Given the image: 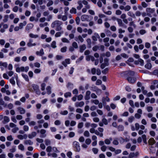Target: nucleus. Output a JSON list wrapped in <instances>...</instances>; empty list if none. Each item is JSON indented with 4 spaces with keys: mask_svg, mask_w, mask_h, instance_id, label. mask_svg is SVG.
I'll list each match as a JSON object with an SVG mask.
<instances>
[{
    "mask_svg": "<svg viewBox=\"0 0 158 158\" xmlns=\"http://www.w3.org/2000/svg\"><path fill=\"white\" fill-rule=\"evenodd\" d=\"M135 72L133 71H128L126 73L127 76V80L130 83L133 84L136 80V78L134 77Z\"/></svg>",
    "mask_w": 158,
    "mask_h": 158,
    "instance_id": "nucleus-1",
    "label": "nucleus"
},
{
    "mask_svg": "<svg viewBox=\"0 0 158 158\" xmlns=\"http://www.w3.org/2000/svg\"><path fill=\"white\" fill-rule=\"evenodd\" d=\"M63 24V23L62 21L56 20L52 23L51 27L52 28H55L56 31H59L62 29V25Z\"/></svg>",
    "mask_w": 158,
    "mask_h": 158,
    "instance_id": "nucleus-2",
    "label": "nucleus"
},
{
    "mask_svg": "<svg viewBox=\"0 0 158 158\" xmlns=\"http://www.w3.org/2000/svg\"><path fill=\"white\" fill-rule=\"evenodd\" d=\"M73 147L74 150L76 152H79L81 150L79 143L77 141H75L73 142Z\"/></svg>",
    "mask_w": 158,
    "mask_h": 158,
    "instance_id": "nucleus-3",
    "label": "nucleus"
},
{
    "mask_svg": "<svg viewBox=\"0 0 158 158\" xmlns=\"http://www.w3.org/2000/svg\"><path fill=\"white\" fill-rule=\"evenodd\" d=\"M155 10L154 9H152L150 8H147L146 9V11L147 13V15L149 17H151V14L155 12Z\"/></svg>",
    "mask_w": 158,
    "mask_h": 158,
    "instance_id": "nucleus-4",
    "label": "nucleus"
},
{
    "mask_svg": "<svg viewBox=\"0 0 158 158\" xmlns=\"http://www.w3.org/2000/svg\"><path fill=\"white\" fill-rule=\"evenodd\" d=\"M108 123L107 120L105 118H103L102 119V122H100L99 123V125L100 127H102L103 126V124L105 125L108 124Z\"/></svg>",
    "mask_w": 158,
    "mask_h": 158,
    "instance_id": "nucleus-5",
    "label": "nucleus"
},
{
    "mask_svg": "<svg viewBox=\"0 0 158 158\" xmlns=\"http://www.w3.org/2000/svg\"><path fill=\"white\" fill-rule=\"evenodd\" d=\"M32 86L35 91L37 94H40V92L39 88V86L37 85H32Z\"/></svg>",
    "mask_w": 158,
    "mask_h": 158,
    "instance_id": "nucleus-6",
    "label": "nucleus"
},
{
    "mask_svg": "<svg viewBox=\"0 0 158 158\" xmlns=\"http://www.w3.org/2000/svg\"><path fill=\"white\" fill-rule=\"evenodd\" d=\"M89 16L88 15H83L81 17V20L82 21H89Z\"/></svg>",
    "mask_w": 158,
    "mask_h": 158,
    "instance_id": "nucleus-7",
    "label": "nucleus"
},
{
    "mask_svg": "<svg viewBox=\"0 0 158 158\" xmlns=\"http://www.w3.org/2000/svg\"><path fill=\"white\" fill-rule=\"evenodd\" d=\"M147 62L148 63L145 65V67L148 69H150L152 67V64L150 63V60H148Z\"/></svg>",
    "mask_w": 158,
    "mask_h": 158,
    "instance_id": "nucleus-8",
    "label": "nucleus"
},
{
    "mask_svg": "<svg viewBox=\"0 0 158 158\" xmlns=\"http://www.w3.org/2000/svg\"><path fill=\"white\" fill-rule=\"evenodd\" d=\"M94 35L92 36V38L94 41H96L97 40V39H100V36L98 33H95Z\"/></svg>",
    "mask_w": 158,
    "mask_h": 158,
    "instance_id": "nucleus-9",
    "label": "nucleus"
},
{
    "mask_svg": "<svg viewBox=\"0 0 158 158\" xmlns=\"http://www.w3.org/2000/svg\"><path fill=\"white\" fill-rule=\"evenodd\" d=\"M40 132L41 134L40 136L41 138H44L46 136V134H45L46 132V130L42 129L40 130Z\"/></svg>",
    "mask_w": 158,
    "mask_h": 158,
    "instance_id": "nucleus-10",
    "label": "nucleus"
},
{
    "mask_svg": "<svg viewBox=\"0 0 158 158\" xmlns=\"http://www.w3.org/2000/svg\"><path fill=\"white\" fill-rule=\"evenodd\" d=\"M24 143L25 145H31L33 144V142L30 139L26 140L24 141Z\"/></svg>",
    "mask_w": 158,
    "mask_h": 158,
    "instance_id": "nucleus-11",
    "label": "nucleus"
},
{
    "mask_svg": "<svg viewBox=\"0 0 158 158\" xmlns=\"http://www.w3.org/2000/svg\"><path fill=\"white\" fill-rule=\"evenodd\" d=\"M148 143L149 145L152 146L156 142L153 138H152L149 139Z\"/></svg>",
    "mask_w": 158,
    "mask_h": 158,
    "instance_id": "nucleus-12",
    "label": "nucleus"
},
{
    "mask_svg": "<svg viewBox=\"0 0 158 158\" xmlns=\"http://www.w3.org/2000/svg\"><path fill=\"white\" fill-rule=\"evenodd\" d=\"M34 25L32 23H29L27 24L25 27V30L28 31L31 29L33 27Z\"/></svg>",
    "mask_w": 158,
    "mask_h": 158,
    "instance_id": "nucleus-13",
    "label": "nucleus"
},
{
    "mask_svg": "<svg viewBox=\"0 0 158 158\" xmlns=\"http://www.w3.org/2000/svg\"><path fill=\"white\" fill-rule=\"evenodd\" d=\"M91 94L90 91H87L86 92L85 95V100H88L90 98V95Z\"/></svg>",
    "mask_w": 158,
    "mask_h": 158,
    "instance_id": "nucleus-14",
    "label": "nucleus"
},
{
    "mask_svg": "<svg viewBox=\"0 0 158 158\" xmlns=\"http://www.w3.org/2000/svg\"><path fill=\"white\" fill-rule=\"evenodd\" d=\"M84 105V102L81 101L80 102H77L75 104V106L76 107H81Z\"/></svg>",
    "mask_w": 158,
    "mask_h": 158,
    "instance_id": "nucleus-15",
    "label": "nucleus"
},
{
    "mask_svg": "<svg viewBox=\"0 0 158 158\" xmlns=\"http://www.w3.org/2000/svg\"><path fill=\"white\" fill-rule=\"evenodd\" d=\"M17 109L19 111L21 114H23L25 113V110L21 107H18Z\"/></svg>",
    "mask_w": 158,
    "mask_h": 158,
    "instance_id": "nucleus-16",
    "label": "nucleus"
},
{
    "mask_svg": "<svg viewBox=\"0 0 158 158\" xmlns=\"http://www.w3.org/2000/svg\"><path fill=\"white\" fill-rule=\"evenodd\" d=\"M37 135V134L35 132H32L31 134H29L28 135V137L29 139H31L33 137H35Z\"/></svg>",
    "mask_w": 158,
    "mask_h": 158,
    "instance_id": "nucleus-17",
    "label": "nucleus"
},
{
    "mask_svg": "<svg viewBox=\"0 0 158 158\" xmlns=\"http://www.w3.org/2000/svg\"><path fill=\"white\" fill-rule=\"evenodd\" d=\"M80 52L82 53L86 49V45L85 44H83L80 46Z\"/></svg>",
    "mask_w": 158,
    "mask_h": 158,
    "instance_id": "nucleus-18",
    "label": "nucleus"
},
{
    "mask_svg": "<svg viewBox=\"0 0 158 158\" xmlns=\"http://www.w3.org/2000/svg\"><path fill=\"white\" fill-rule=\"evenodd\" d=\"M24 70V67L22 66L20 67H17L16 69V71L17 72H23Z\"/></svg>",
    "mask_w": 158,
    "mask_h": 158,
    "instance_id": "nucleus-19",
    "label": "nucleus"
},
{
    "mask_svg": "<svg viewBox=\"0 0 158 158\" xmlns=\"http://www.w3.org/2000/svg\"><path fill=\"white\" fill-rule=\"evenodd\" d=\"M86 42L87 44V47L89 48H90L91 47V40L90 38H88L86 40Z\"/></svg>",
    "mask_w": 158,
    "mask_h": 158,
    "instance_id": "nucleus-20",
    "label": "nucleus"
},
{
    "mask_svg": "<svg viewBox=\"0 0 158 158\" xmlns=\"http://www.w3.org/2000/svg\"><path fill=\"white\" fill-rule=\"evenodd\" d=\"M36 54L37 55H40V56H42L44 54L43 49H41L40 52L37 51L36 52Z\"/></svg>",
    "mask_w": 158,
    "mask_h": 158,
    "instance_id": "nucleus-21",
    "label": "nucleus"
},
{
    "mask_svg": "<svg viewBox=\"0 0 158 158\" xmlns=\"http://www.w3.org/2000/svg\"><path fill=\"white\" fill-rule=\"evenodd\" d=\"M78 6H77V8L78 10H80L83 7V5L81 1H79L77 2Z\"/></svg>",
    "mask_w": 158,
    "mask_h": 158,
    "instance_id": "nucleus-22",
    "label": "nucleus"
},
{
    "mask_svg": "<svg viewBox=\"0 0 158 158\" xmlns=\"http://www.w3.org/2000/svg\"><path fill=\"white\" fill-rule=\"evenodd\" d=\"M10 121V119L7 116H5L4 117V120L3 121V124H5Z\"/></svg>",
    "mask_w": 158,
    "mask_h": 158,
    "instance_id": "nucleus-23",
    "label": "nucleus"
},
{
    "mask_svg": "<svg viewBox=\"0 0 158 158\" xmlns=\"http://www.w3.org/2000/svg\"><path fill=\"white\" fill-rule=\"evenodd\" d=\"M109 102L110 101V99L108 96H106V98L103 97L102 99V102L103 104L106 103V101Z\"/></svg>",
    "mask_w": 158,
    "mask_h": 158,
    "instance_id": "nucleus-24",
    "label": "nucleus"
},
{
    "mask_svg": "<svg viewBox=\"0 0 158 158\" xmlns=\"http://www.w3.org/2000/svg\"><path fill=\"white\" fill-rule=\"evenodd\" d=\"M27 24V22L26 21H24L23 23H20L19 24V27L20 29L23 28V27L26 25Z\"/></svg>",
    "mask_w": 158,
    "mask_h": 158,
    "instance_id": "nucleus-25",
    "label": "nucleus"
},
{
    "mask_svg": "<svg viewBox=\"0 0 158 158\" xmlns=\"http://www.w3.org/2000/svg\"><path fill=\"white\" fill-rule=\"evenodd\" d=\"M117 21L118 23V25L120 27L122 26H123V23L122 20L119 19H117Z\"/></svg>",
    "mask_w": 158,
    "mask_h": 158,
    "instance_id": "nucleus-26",
    "label": "nucleus"
},
{
    "mask_svg": "<svg viewBox=\"0 0 158 158\" xmlns=\"http://www.w3.org/2000/svg\"><path fill=\"white\" fill-rule=\"evenodd\" d=\"M15 4L16 5H19L20 7H21L23 5V3L19 0H17L15 1Z\"/></svg>",
    "mask_w": 158,
    "mask_h": 158,
    "instance_id": "nucleus-27",
    "label": "nucleus"
},
{
    "mask_svg": "<svg viewBox=\"0 0 158 158\" xmlns=\"http://www.w3.org/2000/svg\"><path fill=\"white\" fill-rule=\"evenodd\" d=\"M73 84L70 82L68 83L67 85V88L68 89H72L73 88Z\"/></svg>",
    "mask_w": 158,
    "mask_h": 158,
    "instance_id": "nucleus-28",
    "label": "nucleus"
},
{
    "mask_svg": "<svg viewBox=\"0 0 158 158\" xmlns=\"http://www.w3.org/2000/svg\"><path fill=\"white\" fill-rule=\"evenodd\" d=\"M0 105H2L4 107H6L7 106L6 104L5 103L2 98H0Z\"/></svg>",
    "mask_w": 158,
    "mask_h": 158,
    "instance_id": "nucleus-29",
    "label": "nucleus"
},
{
    "mask_svg": "<svg viewBox=\"0 0 158 158\" xmlns=\"http://www.w3.org/2000/svg\"><path fill=\"white\" fill-rule=\"evenodd\" d=\"M70 12L71 14H76L77 13L76 9L75 8L72 7L70 10Z\"/></svg>",
    "mask_w": 158,
    "mask_h": 158,
    "instance_id": "nucleus-30",
    "label": "nucleus"
},
{
    "mask_svg": "<svg viewBox=\"0 0 158 158\" xmlns=\"http://www.w3.org/2000/svg\"><path fill=\"white\" fill-rule=\"evenodd\" d=\"M46 90L47 91V94H50L51 93V87L50 86H48L46 88Z\"/></svg>",
    "mask_w": 158,
    "mask_h": 158,
    "instance_id": "nucleus-31",
    "label": "nucleus"
},
{
    "mask_svg": "<svg viewBox=\"0 0 158 158\" xmlns=\"http://www.w3.org/2000/svg\"><path fill=\"white\" fill-rule=\"evenodd\" d=\"M29 36L31 38H36L38 37V35H34L32 33H30L29 35Z\"/></svg>",
    "mask_w": 158,
    "mask_h": 158,
    "instance_id": "nucleus-32",
    "label": "nucleus"
},
{
    "mask_svg": "<svg viewBox=\"0 0 158 158\" xmlns=\"http://www.w3.org/2000/svg\"><path fill=\"white\" fill-rule=\"evenodd\" d=\"M118 129L119 131H123L124 127L123 126L119 125L118 127Z\"/></svg>",
    "mask_w": 158,
    "mask_h": 158,
    "instance_id": "nucleus-33",
    "label": "nucleus"
},
{
    "mask_svg": "<svg viewBox=\"0 0 158 158\" xmlns=\"http://www.w3.org/2000/svg\"><path fill=\"white\" fill-rule=\"evenodd\" d=\"M67 47L66 46H64L62 48L60 49V51L62 52H65L67 51Z\"/></svg>",
    "mask_w": 158,
    "mask_h": 158,
    "instance_id": "nucleus-34",
    "label": "nucleus"
},
{
    "mask_svg": "<svg viewBox=\"0 0 158 158\" xmlns=\"http://www.w3.org/2000/svg\"><path fill=\"white\" fill-rule=\"evenodd\" d=\"M72 46L76 49L77 48H78L77 44L75 42H74L72 43Z\"/></svg>",
    "mask_w": 158,
    "mask_h": 158,
    "instance_id": "nucleus-35",
    "label": "nucleus"
},
{
    "mask_svg": "<svg viewBox=\"0 0 158 158\" xmlns=\"http://www.w3.org/2000/svg\"><path fill=\"white\" fill-rule=\"evenodd\" d=\"M84 135L86 137H89L90 134L88 131H86L84 133Z\"/></svg>",
    "mask_w": 158,
    "mask_h": 158,
    "instance_id": "nucleus-36",
    "label": "nucleus"
},
{
    "mask_svg": "<svg viewBox=\"0 0 158 158\" xmlns=\"http://www.w3.org/2000/svg\"><path fill=\"white\" fill-rule=\"evenodd\" d=\"M91 102L92 103H94L96 105H98L99 104V101L98 100H92L91 101Z\"/></svg>",
    "mask_w": 158,
    "mask_h": 158,
    "instance_id": "nucleus-37",
    "label": "nucleus"
},
{
    "mask_svg": "<svg viewBox=\"0 0 158 158\" xmlns=\"http://www.w3.org/2000/svg\"><path fill=\"white\" fill-rule=\"evenodd\" d=\"M61 41L63 42L66 43H69L70 42L67 39L65 38H63L61 39Z\"/></svg>",
    "mask_w": 158,
    "mask_h": 158,
    "instance_id": "nucleus-38",
    "label": "nucleus"
},
{
    "mask_svg": "<svg viewBox=\"0 0 158 158\" xmlns=\"http://www.w3.org/2000/svg\"><path fill=\"white\" fill-rule=\"evenodd\" d=\"M18 148L22 150V151H23L24 150V146H23V145L22 144H20L19 146H18Z\"/></svg>",
    "mask_w": 158,
    "mask_h": 158,
    "instance_id": "nucleus-39",
    "label": "nucleus"
},
{
    "mask_svg": "<svg viewBox=\"0 0 158 158\" xmlns=\"http://www.w3.org/2000/svg\"><path fill=\"white\" fill-rule=\"evenodd\" d=\"M105 33L107 36H110L111 34V32L108 30H106L105 31Z\"/></svg>",
    "mask_w": 158,
    "mask_h": 158,
    "instance_id": "nucleus-40",
    "label": "nucleus"
},
{
    "mask_svg": "<svg viewBox=\"0 0 158 158\" xmlns=\"http://www.w3.org/2000/svg\"><path fill=\"white\" fill-rule=\"evenodd\" d=\"M44 142L45 143V145L47 146L51 144L50 141L48 139H45L44 140Z\"/></svg>",
    "mask_w": 158,
    "mask_h": 158,
    "instance_id": "nucleus-41",
    "label": "nucleus"
},
{
    "mask_svg": "<svg viewBox=\"0 0 158 158\" xmlns=\"http://www.w3.org/2000/svg\"><path fill=\"white\" fill-rule=\"evenodd\" d=\"M95 134L98 135H99L100 137H102L103 136L102 133H100L98 131L96 130Z\"/></svg>",
    "mask_w": 158,
    "mask_h": 158,
    "instance_id": "nucleus-42",
    "label": "nucleus"
},
{
    "mask_svg": "<svg viewBox=\"0 0 158 158\" xmlns=\"http://www.w3.org/2000/svg\"><path fill=\"white\" fill-rule=\"evenodd\" d=\"M10 82L13 85H15V81L14 80V77H12L11 78L10 80Z\"/></svg>",
    "mask_w": 158,
    "mask_h": 158,
    "instance_id": "nucleus-43",
    "label": "nucleus"
},
{
    "mask_svg": "<svg viewBox=\"0 0 158 158\" xmlns=\"http://www.w3.org/2000/svg\"><path fill=\"white\" fill-rule=\"evenodd\" d=\"M22 76L25 79L26 81H28L29 80L28 77L27 75L26 74H24L23 73L22 74Z\"/></svg>",
    "mask_w": 158,
    "mask_h": 158,
    "instance_id": "nucleus-44",
    "label": "nucleus"
},
{
    "mask_svg": "<svg viewBox=\"0 0 158 158\" xmlns=\"http://www.w3.org/2000/svg\"><path fill=\"white\" fill-rule=\"evenodd\" d=\"M109 59L107 58H105L104 59V63H103L105 64L106 65L108 66L109 65Z\"/></svg>",
    "mask_w": 158,
    "mask_h": 158,
    "instance_id": "nucleus-45",
    "label": "nucleus"
},
{
    "mask_svg": "<svg viewBox=\"0 0 158 158\" xmlns=\"http://www.w3.org/2000/svg\"><path fill=\"white\" fill-rule=\"evenodd\" d=\"M139 62L141 66H143L144 65V61L141 59H139Z\"/></svg>",
    "mask_w": 158,
    "mask_h": 158,
    "instance_id": "nucleus-46",
    "label": "nucleus"
},
{
    "mask_svg": "<svg viewBox=\"0 0 158 158\" xmlns=\"http://www.w3.org/2000/svg\"><path fill=\"white\" fill-rule=\"evenodd\" d=\"M152 74L158 77V69H156L154 70L152 72Z\"/></svg>",
    "mask_w": 158,
    "mask_h": 158,
    "instance_id": "nucleus-47",
    "label": "nucleus"
},
{
    "mask_svg": "<svg viewBox=\"0 0 158 158\" xmlns=\"http://www.w3.org/2000/svg\"><path fill=\"white\" fill-rule=\"evenodd\" d=\"M52 148L51 146H48L46 149V151L47 152H50L52 151Z\"/></svg>",
    "mask_w": 158,
    "mask_h": 158,
    "instance_id": "nucleus-48",
    "label": "nucleus"
},
{
    "mask_svg": "<svg viewBox=\"0 0 158 158\" xmlns=\"http://www.w3.org/2000/svg\"><path fill=\"white\" fill-rule=\"evenodd\" d=\"M51 46L53 48H55L56 46V42L53 41L52 42L51 44Z\"/></svg>",
    "mask_w": 158,
    "mask_h": 158,
    "instance_id": "nucleus-49",
    "label": "nucleus"
},
{
    "mask_svg": "<svg viewBox=\"0 0 158 158\" xmlns=\"http://www.w3.org/2000/svg\"><path fill=\"white\" fill-rule=\"evenodd\" d=\"M71 93L69 92H68L64 94V96L66 98H67L68 97H71Z\"/></svg>",
    "mask_w": 158,
    "mask_h": 158,
    "instance_id": "nucleus-50",
    "label": "nucleus"
},
{
    "mask_svg": "<svg viewBox=\"0 0 158 158\" xmlns=\"http://www.w3.org/2000/svg\"><path fill=\"white\" fill-rule=\"evenodd\" d=\"M91 140L89 138H87L85 140V143L87 145L91 143Z\"/></svg>",
    "mask_w": 158,
    "mask_h": 158,
    "instance_id": "nucleus-51",
    "label": "nucleus"
},
{
    "mask_svg": "<svg viewBox=\"0 0 158 158\" xmlns=\"http://www.w3.org/2000/svg\"><path fill=\"white\" fill-rule=\"evenodd\" d=\"M92 150L95 154H97L98 151V149L96 148H93L92 149Z\"/></svg>",
    "mask_w": 158,
    "mask_h": 158,
    "instance_id": "nucleus-52",
    "label": "nucleus"
},
{
    "mask_svg": "<svg viewBox=\"0 0 158 158\" xmlns=\"http://www.w3.org/2000/svg\"><path fill=\"white\" fill-rule=\"evenodd\" d=\"M109 69L108 68H106L104 70L102 71V73L104 74H106L108 72Z\"/></svg>",
    "mask_w": 158,
    "mask_h": 158,
    "instance_id": "nucleus-53",
    "label": "nucleus"
},
{
    "mask_svg": "<svg viewBox=\"0 0 158 158\" xmlns=\"http://www.w3.org/2000/svg\"><path fill=\"white\" fill-rule=\"evenodd\" d=\"M99 47L97 45L94 46L92 48V50L94 51H96L99 49Z\"/></svg>",
    "mask_w": 158,
    "mask_h": 158,
    "instance_id": "nucleus-54",
    "label": "nucleus"
},
{
    "mask_svg": "<svg viewBox=\"0 0 158 158\" xmlns=\"http://www.w3.org/2000/svg\"><path fill=\"white\" fill-rule=\"evenodd\" d=\"M53 3V2L52 0H50L47 4V6L49 7L50 6L52 5Z\"/></svg>",
    "mask_w": 158,
    "mask_h": 158,
    "instance_id": "nucleus-55",
    "label": "nucleus"
},
{
    "mask_svg": "<svg viewBox=\"0 0 158 158\" xmlns=\"http://www.w3.org/2000/svg\"><path fill=\"white\" fill-rule=\"evenodd\" d=\"M75 21L77 24L79 25L80 24V18L79 17H77L76 18Z\"/></svg>",
    "mask_w": 158,
    "mask_h": 158,
    "instance_id": "nucleus-56",
    "label": "nucleus"
},
{
    "mask_svg": "<svg viewBox=\"0 0 158 158\" xmlns=\"http://www.w3.org/2000/svg\"><path fill=\"white\" fill-rule=\"evenodd\" d=\"M125 89L127 91L129 92L131 91V88L128 85L126 87Z\"/></svg>",
    "mask_w": 158,
    "mask_h": 158,
    "instance_id": "nucleus-57",
    "label": "nucleus"
},
{
    "mask_svg": "<svg viewBox=\"0 0 158 158\" xmlns=\"http://www.w3.org/2000/svg\"><path fill=\"white\" fill-rule=\"evenodd\" d=\"M145 47L147 48H149L151 47V44L148 42H146L145 44Z\"/></svg>",
    "mask_w": 158,
    "mask_h": 158,
    "instance_id": "nucleus-58",
    "label": "nucleus"
},
{
    "mask_svg": "<svg viewBox=\"0 0 158 158\" xmlns=\"http://www.w3.org/2000/svg\"><path fill=\"white\" fill-rule=\"evenodd\" d=\"M46 86V84L45 83H43L41 84V89L42 91H44L45 90V87Z\"/></svg>",
    "mask_w": 158,
    "mask_h": 158,
    "instance_id": "nucleus-59",
    "label": "nucleus"
},
{
    "mask_svg": "<svg viewBox=\"0 0 158 158\" xmlns=\"http://www.w3.org/2000/svg\"><path fill=\"white\" fill-rule=\"evenodd\" d=\"M107 147L106 145H103L101 148V150L103 152H105L106 149Z\"/></svg>",
    "mask_w": 158,
    "mask_h": 158,
    "instance_id": "nucleus-60",
    "label": "nucleus"
},
{
    "mask_svg": "<svg viewBox=\"0 0 158 158\" xmlns=\"http://www.w3.org/2000/svg\"><path fill=\"white\" fill-rule=\"evenodd\" d=\"M74 48H75L72 46H70L69 48V52H73L74 51Z\"/></svg>",
    "mask_w": 158,
    "mask_h": 158,
    "instance_id": "nucleus-61",
    "label": "nucleus"
},
{
    "mask_svg": "<svg viewBox=\"0 0 158 158\" xmlns=\"http://www.w3.org/2000/svg\"><path fill=\"white\" fill-rule=\"evenodd\" d=\"M19 8L18 6H15L13 8V11L15 12H17Z\"/></svg>",
    "mask_w": 158,
    "mask_h": 158,
    "instance_id": "nucleus-62",
    "label": "nucleus"
},
{
    "mask_svg": "<svg viewBox=\"0 0 158 158\" xmlns=\"http://www.w3.org/2000/svg\"><path fill=\"white\" fill-rule=\"evenodd\" d=\"M102 83V81L101 80L99 79H98L97 80L96 82V84L97 85H99L101 84Z\"/></svg>",
    "mask_w": 158,
    "mask_h": 158,
    "instance_id": "nucleus-63",
    "label": "nucleus"
},
{
    "mask_svg": "<svg viewBox=\"0 0 158 158\" xmlns=\"http://www.w3.org/2000/svg\"><path fill=\"white\" fill-rule=\"evenodd\" d=\"M135 156V153L131 152L130 153L129 158H133Z\"/></svg>",
    "mask_w": 158,
    "mask_h": 158,
    "instance_id": "nucleus-64",
    "label": "nucleus"
}]
</instances>
